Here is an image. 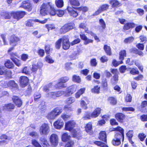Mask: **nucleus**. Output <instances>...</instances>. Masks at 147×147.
Here are the masks:
<instances>
[{
  "label": "nucleus",
  "mask_w": 147,
  "mask_h": 147,
  "mask_svg": "<svg viewBox=\"0 0 147 147\" xmlns=\"http://www.w3.org/2000/svg\"><path fill=\"white\" fill-rule=\"evenodd\" d=\"M133 132L132 130H130L127 133L126 135L128 139L132 138L133 136Z\"/></svg>",
  "instance_id": "0e129e2a"
},
{
  "label": "nucleus",
  "mask_w": 147,
  "mask_h": 147,
  "mask_svg": "<svg viewBox=\"0 0 147 147\" xmlns=\"http://www.w3.org/2000/svg\"><path fill=\"white\" fill-rule=\"evenodd\" d=\"M74 26V24L72 23L65 24L61 28L60 31L62 33H65L73 29Z\"/></svg>",
  "instance_id": "0eeeda50"
},
{
  "label": "nucleus",
  "mask_w": 147,
  "mask_h": 147,
  "mask_svg": "<svg viewBox=\"0 0 147 147\" xmlns=\"http://www.w3.org/2000/svg\"><path fill=\"white\" fill-rule=\"evenodd\" d=\"M112 143L113 145L115 146H117L121 144V142L119 140H117L114 138L112 141Z\"/></svg>",
  "instance_id": "a19ab883"
},
{
  "label": "nucleus",
  "mask_w": 147,
  "mask_h": 147,
  "mask_svg": "<svg viewBox=\"0 0 147 147\" xmlns=\"http://www.w3.org/2000/svg\"><path fill=\"white\" fill-rule=\"evenodd\" d=\"M14 107V105L13 104L9 103L5 105L3 107V109L4 111H10Z\"/></svg>",
  "instance_id": "412c9836"
},
{
  "label": "nucleus",
  "mask_w": 147,
  "mask_h": 147,
  "mask_svg": "<svg viewBox=\"0 0 147 147\" xmlns=\"http://www.w3.org/2000/svg\"><path fill=\"white\" fill-rule=\"evenodd\" d=\"M75 125V122L74 121H68L65 123V129L67 130L71 131L74 137L76 138L79 139L80 137L79 130H77L76 131L75 129H73Z\"/></svg>",
  "instance_id": "f257e3e1"
},
{
  "label": "nucleus",
  "mask_w": 147,
  "mask_h": 147,
  "mask_svg": "<svg viewBox=\"0 0 147 147\" xmlns=\"http://www.w3.org/2000/svg\"><path fill=\"white\" fill-rule=\"evenodd\" d=\"M5 66L8 68L12 69L14 67V65L10 60H7L5 63Z\"/></svg>",
  "instance_id": "c85d7f7f"
},
{
  "label": "nucleus",
  "mask_w": 147,
  "mask_h": 147,
  "mask_svg": "<svg viewBox=\"0 0 147 147\" xmlns=\"http://www.w3.org/2000/svg\"><path fill=\"white\" fill-rule=\"evenodd\" d=\"M63 122L58 120L55 121L54 123V126L57 129H61L63 125Z\"/></svg>",
  "instance_id": "6ab92c4d"
},
{
  "label": "nucleus",
  "mask_w": 147,
  "mask_h": 147,
  "mask_svg": "<svg viewBox=\"0 0 147 147\" xmlns=\"http://www.w3.org/2000/svg\"><path fill=\"white\" fill-rule=\"evenodd\" d=\"M50 10L49 11V13L51 16H54L56 14V11L54 8L52 7L51 5L50 7Z\"/></svg>",
  "instance_id": "58836bf2"
},
{
  "label": "nucleus",
  "mask_w": 147,
  "mask_h": 147,
  "mask_svg": "<svg viewBox=\"0 0 147 147\" xmlns=\"http://www.w3.org/2000/svg\"><path fill=\"white\" fill-rule=\"evenodd\" d=\"M95 144L100 147H108L105 143L100 141H96L94 142Z\"/></svg>",
  "instance_id": "4c0bfd02"
},
{
  "label": "nucleus",
  "mask_w": 147,
  "mask_h": 147,
  "mask_svg": "<svg viewBox=\"0 0 147 147\" xmlns=\"http://www.w3.org/2000/svg\"><path fill=\"white\" fill-rule=\"evenodd\" d=\"M126 55V51L125 50L121 51L119 53V59L123 61Z\"/></svg>",
  "instance_id": "72a5a7b5"
},
{
  "label": "nucleus",
  "mask_w": 147,
  "mask_h": 147,
  "mask_svg": "<svg viewBox=\"0 0 147 147\" xmlns=\"http://www.w3.org/2000/svg\"><path fill=\"white\" fill-rule=\"evenodd\" d=\"M51 5V4L50 3H47L46 4L43 3L40 7V12L41 15L45 16L48 14Z\"/></svg>",
  "instance_id": "7ed1b4c3"
},
{
  "label": "nucleus",
  "mask_w": 147,
  "mask_h": 147,
  "mask_svg": "<svg viewBox=\"0 0 147 147\" xmlns=\"http://www.w3.org/2000/svg\"><path fill=\"white\" fill-rule=\"evenodd\" d=\"M77 88V86L76 85L70 86L67 88L64 94L66 96H70L76 91Z\"/></svg>",
  "instance_id": "39448f33"
},
{
  "label": "nucleus",
  "mask_w": 147,
  "mask_h": 147,
  "mask_svg": "<svg viewBox=\"0 0 147 147\" xmlns=\"http://www.w3.org/2000/svg\"><path fill=\"white\" fill-rule=\"evenodd\" d=\"M62 112V109L59 107H56L49 113L47 117L49 119H53L59 115Z\"/></svg>",
  "instance_id": "f03ea898"
},
{
  "label": "nucleus",
  "mask_w": 147,
  "mask_h": 147,
  "mask_svg": "<svg viewBox=\"0 0 147 147\" xmlns=\"http://www.w3.org/2000/svg\"><path fill=\"white\" fill-rule=\"evenodd\" d=\"M71 136L66 133L63 134L61 136L62 140L63 142H66L69 140Z\"/></svg>",
  "instance_id": "cd10ccee"
},
{
  "label": "nucleus",
  "mask_w": 147,
  "mask_h": 147,
  "mask_svg": "<svg viewBox=\"0 0 147 147\" xmlns=\"http://www.w3.org/2000/svg\"><path fill=\"white\" fill-rule=\"evenodd\" d=\"M100 89V87L98 86H96L94 87V88L91 90L92 92L94 93H98L99 92V91Z\"/></svg>",
  "instance_id": "79ce46f5"
},
{
  "label": "nucleus",
  "mask_w": 147,
  "mask_h": 147,
  "mask_svg": "<svg viewBox=\"0 0 147 147\" xmlns=\"http://www.w3.org/2000/svg\"><path fill=\"white\" fill-rule=\"evenodd\" d=\"M85 89L82 88L78 90L77 92L75 93V96L76 98H79L81 95L83 94L85 92Z\"/></svg>",
  "instance_id": "a878e982"
},
{
  "label": "nucleus",
  "mask_w": 147,
  "mask_h": 147,
  "mask_svg": "<svg viewBox=\"0 0 147 147\" xmlns=\"http://www.w3.org/2000/svg\"><path fill=\"white\" fill-rule=\"evenodd\" d=\"M74 143L73 141L70 140L65 145V147H72Z\"/></svg>",
  "instance_id": "774afa93"
},
{
  "label": "nucleus",
  "mask_w": 147,
  "mask_h": 147,
  "mask_svg": "<svg viewBox=\"0 0 147 147\" xmlns=\"http://www.w3.org/2000/svg\"><path fill=\"white\" fill-rule=\"evenodd\" d=\"M47 19H45L44 20L40 21L38 19H35L34 20L32 19L28 20L26 23V25L27 26H32V22H38L41 24H44L46 23L47 22Z\"/></svg>",
  "instance_id": "ddd939ff"
},
{
  "label": "nucleus",
  "mask_w": 147,
  "mask_h": 147,
  "mask_svg": "<svg viewBox=\"0 0 147 147\" xmlns=\"http://www.w3.org/2000/svg\"><path fill=\"white\" fill-rule=\"evenodd\" d=\"M70 4L72 5L75 6H79L80 3L78 0H69Z\"/></svg>",
  "instance_id": "ea45409f"
},
{
  "label": "nucleus",
  "mask_w": 147,
  "mask_h": 147,
  "mask_svg": "<svg viewBox=\"0 0 147 147\" xmlns=\"http://www.w3.org/2000/svg\"><path fill=\"white\" fill-rule=\"evenodd\" d=\"M45 59L47 62L49 63H52L54 62V61L49 55L46 56L45 58Z\"/></svg>",
  "instance_id": "49530a36"
},
{
  "label": "nucleus",
  "mask_w": 147,
  "mask_h": 147,
  "mask_svg": "<svg viewBox=\"0 0 147 147\" xmlns=\"http://www.w3.org/2000/svg\"><path fill=\"white\" fill-rule=\"evenodd\" d=\"M72 80L74 82L77 83H80L81 82V79L79 76L74 75L72 77Z\"/></svg>",
  "instance_id": "c9c22d12"
},
{
  "label": "nucleus",
  "mask_w": 147,
  "mask_h": 147,
  "mask_svg": "<svg viewBox=\"0 0 147 147\" xmlns=\"http://www.w3.org/2000/svg\"><path fill=\"white\" fill-rule=\"evenodd\" d=\"M122 110L124 111H133L135 110L134 108L132 107H123L122 108Z\"/></svg>",
  "instance_id": "864d4df0"
},
{
  "label": "nucleus",
  "mask_w": 147,
  "mask_h": 147,
  "mask_svg": "<svg viewBox=\"0 0 147 147\" xmlns=\"http://www.w3.org/2000/svg\"><path fill=\"white\" fill-rule=\"evenodd\" d=\"M49 139L50 142L53 146L55 147L57 146L58 143V138L56 134H51Z\"/></svg>",
  "instance_id": "9b49d317"
},
{
  "label": "nucleus",
  "mask_w": 147,
  "mask_h": 147,
  "mask_svg": "<svg viewBox=\"0 0 147 147\" xmlns=\"http://www.w3.org/2000/svg\"><path fill=\"white\" fill-rule=\"evenodd\" d=\"M116 119L119 122L122 123L125 118V116L121 113H118L115 115Z\"/></svg>",
  "instance_id": "f3484780"
},
{
  "label": "nucleus",
  "mask_w": 147,
  "mask_h": 147,
  "mask_svg": "<svg viewBox=\"0 0 147 147\" xmlns=\"http://www.w3.org/2000/svg\"><path fill=\"white\" fill-rule=\"evenodd\" d=\"M10 73V71H6L5 69L3 67H0V75L7 74Z\"/></svg>",
  "instance_id": "a18cd8bd"
},
{
  "label": "nucleus",
  "mask_w": 147,
  "mask_h": 147,
  "mask_svg": "<svg viewBox=\"0 0 147 147\" xmlns=\"http://www.w3.org/2000/svg\"><path fill=\"white\" fill-rule=\"evenodd\" d=\"M101 109L99 108L96 109L91 114V117L92 118H95L98 117L100 113Z\"/></svg>",
  "instance_id": "a211bd4d"
},
{
  "label": "nucleus",
  "mask_w": 147,
  "mask_h": 147,
  "mask_svg": "<svg viewBox=\"0 0 147 147\" xmlns=\"http://www.w3.org/2000/svg\"><path fill=\"white\" fill-rule=\"evenodd\" d=\"M134 40V38L132 36H131L125 38L124 42L125 43H130L132 42Z\"/></svg>",
  "instance_id": "3c124183"
},
{
  "label": "nucleus",
  "mask_w": 147,
  "mask_h": 147,
  "mask_svg": "<svg viewBox=\"0 0 147 147\" xmlns=\"http://www.w3.org/2000/svg\"><path fill=\"white\" fill-rule=\"evenodd\" d=\"M11 60L17 66L19 67L21 65V61L18 59L16 58L12 57Z\"/></svg>",
  "instance_id": "473e14b6"
},
{
  "label": "nucleus",
  "mask_w": 147,
  "mask_h": 147,
  "mask_svg": "<svg viewBox=\"0 0 147 147\" xmlns=\"http://www.w3.org/2000/svg\"><path fill=\"white\" fill-rule=\"evenodd\" d=\"M109 7V5L107 4H104L100 6L99 9L101 12L106 11L108 9Z\"/></svg>",
  "instance_id": "e433bc0d"
},
{
  "label": "nucleus",
  "mask_w": 147,
  "mask_h": 147,
  "mask_svg": "<svg viewBox=\"0 0 147 147\" xmlns=\"http://www.w3.org/2000/svg\"><path fill=\"white\" fill-rule=\"evenodd\" d=\"M99 23L101 27H102L103 29H104L106 28V24L103 20L102 19L100 20Z\"/></svg>",
  "instance_id": "69168bd1"
},
{
  "label": "nucleus",
  "mask_w": 147,
  "mask_h": 147,
  "mask_svg": "<svg viewBox=\"0 0 147 147\" xmlns=\"http://www.w3.org/2000/svg\"><path fill=\"white\" fill-rule=\"evenodd\" d=\"M40 140L43 147H50V146L46 138L42 137L40 138Z\"/></svg>",
  "instance_id": "aec40b11"
},
{
  "label": "nucleus",
  "mask_w": 147,
  "mask_h": 147,
  "mask_svg": "<svg viewBox=\"0 0 147 147\" xmlns=\"http://www.w3.org/2000/svg\"><path fill=\"white\" fill-rule=\"evenodd\" d=\"M61 117L64 120L66 121L70 118V116L63 114L61 115Z\"/></svg>",
  "instance_id": "338daca9"
},
{
  "label": "nucleus",
  "mask_w": 147,
  "mask_h": 147,
  "mask_svg": "<svg viewBox=\"0 0 147 147\" xmlns=\"http://www.w3.org/2000/svg\"><path fill=\"white\" fill-rule=\"evenodd\" d=\"M50 131V127L47 124H42L40 128V132L41 135H44L48 134Z\"/></svg>",
  "instance_id": "20e7f679"
},
{
  "label": "nucleus",
  "mask_w": 147,
  "mask_h": 147,
  "mask_svg": "<svg viewBox=\"0 0 147 147\" xmlns=\"http://www.w3.org/2000/svg\"><path fill=\"white\" fill-rule=\"evenodd\" d=\"M13 101L18 107H20L22 104V102L18 96H13L12 98Z\"/></svg>",
  "instance_id": "4468645a"
},
{
  "label": "nucleus",
  "mask_w": 147,
  "mask_h": 147,
  "mask_svg": "<svg viewBox=\"0 0 147 147\" xmlns=\"http://www.w3.org/2000/svg\"><path fill=\"white\" fill-rule=\"evenodd\" d=\"M20 7L23 8L26 10L30 11L32 9V7L30 1L29 0L23 1L20 6Z\"/></svg>",
  "instance_id": "f8f14e48"
},
{
  "label": "nucleus",
  "mask_w": 147,
  "mask_h": 147,
  "mask_svg": "<svg viewBox=\"0 0 147 147\" xmlns=\"http://www.w3.org/2000/svg\"><path fill=\"white\" fill-rule=\"evenodd\" d=\"M109 102L112 105H115L117 103V100L113 97H110L108 99Z\"/></svg>",
  "instance_id": "37998d69"
},
{
  "label": "nucleus",
  "mask_w": 147,
  "mask_h": 147,
  "mask_svg": "<svg viewBox=\"0 0 147 147\" xmlns=\"http://www.w3.org/2000/svg\"><path fill=\"white\" fill-rule=\"evenodd\" d=\"M64 109L66 111H72L73 110L71 106L69 105H65L64 106Z\"/></svg>",
  "instance_id": "e2e57ef3"
},
{
  "label": "nucleus",
  "mask_w": 147,
  "mask_h": 147,
  "mask_svg": "<svg viewBox=\"0 0 147 147\" xmlns=\"http://www.w3.org/2000/svg\"><path fill=\"white\" fill-rule=\"evenodd\" d=\"M80 104L81 107L83 109H87V104H88L87 103H86L85 102H84L83 100H81Z\"/></svg>",
  "instance_id": "052dcab7"
},
{
  "label": "nucleus",
  "mask_w": 147,
  "mask_h": 147,
  "mask_svg": "<svg viewBox=\"0 0 147 147\" xmlns=\"http://www.w3.org/2000/svg\"><path fill=\"white\" fill-rule=\"evenodd\" d=\"M55 5L58 8L62 7L64 5V2L63 0H55Z\"/></svg>",
  "instance_id": "7c9ffc66"
},
{
  "label": "nucleus",
  "mask_w": 147,
  "mask_h": 147,
  "mask_svg": "<svg viewBox=\"0 0 147 147\" xmlns=\"http://www.w3.org/2000/svg\"><path fill=\"white\" fill-rule=\"evenodd\" d=\"M69 77H64L61 78L59 79V81H60L61 82H62V83H64L67 82L69 80Z\"/></svg>",
  "instance_id": "bf43d9fd"
},
{
  "label": "nucleus",
  "mask_w": 147,
  "mask_h": 147,
  "mask_svg": "<svg viewBox=\"0 0 147 147\" xmlns=\"http://www.w3.org/2000/svg\"><path fill=\"white\" fill-rule=\"evenodd\" d=\"M130 73L132 75H135L139 74V71L137 69L133 68L130 70Z\"/></svg>",
  "instance_id": "680f3d73"
},
{
  "label": "nucleus",
  "mask_w": 147,
  "mask_h": 147,
  "mask_svg": "<svg viewBox=\"0 0 147 147\" xmlns=\"http://www.w3.org/2000/svg\"><path fill=\"white\" fill-rule=\"evenodd\" d=\"M67 10L70 15L73 16V17H76L78 15V13L77 12L74 10L73 9L70 7H68L67 8Z\"/></svg>",
  "instance_id": "4be33fe9"
},
{
  "label": "nucleus",
  "mask_w": 147,
  "mask_h": 147,
  "mask_svg": "<svg viewBox=\"0 0 147 147\" xmlns=\"http://www.w3.org/2000/svg\"><path fill=\"white\" fill-rule=\"evenodd\" d=\"M91 114L88 112H86L83 117L84 120L90 119L91 118Z\"/></svg>",
  "instance_id": "8fccbe9b"
},
{
  "label": "nucleus",
  "mask_w": 147,
  "mask_h": 147,
  "mask_svg": "<svg viewBox=\"0 0 147 147\" xmlns=\"http://www.w3.org/2000/svg\"><path fill=\"white\" fill-rule=\"evenodd\" d=\"M26 14V13L25 11H19L16 12H14L12 15H13V18L17 20H18L23 18Z\"/></svg>",
  "instance_id": "9d476101"
},
{
  "label": "nucleus",
  "mask_w": 147,
  "mask_h": 147,
  "mask_svg": "<svg viewBox=\"0 0 147 147\" xmlns=\"http://www.w3.org/2000/svg\"><path fill=\"white\" fill-rule=\"evenodd\" d=\"M56 87L59 88H65L66 86H65V84L59 81L58 83L56 84Z\"/></svg>",
  "instance_id": "09e8293b"
},
{
  "label": "nucleus",
  "mask_w": 147,
  "mask_h": 147,
  "mask_svg": "<svg viewBox=\"0 0 147 147\" xmlns=\"http://www.w3.org/2000/svg\"><path fill=\"white\" fill-rule=\"evenodd\" d=\"M123 63L122 61L121 60L120 61H117L115 60H113L112 61V64L114 66L116 67L118 66L119 64Z\"/></svg>",
  "instance_id": "4d7b16f0"
},
{
  "label": "nucleus",
  "mask_w": 147,
  "mask_h": 147,
  "mask_svg": "<svg viewBox=\"0 0 147 147\" xmlns=\"http://www.w3.org/2000/svg\"><path fill=\"white\" fill-rule=\"evenodd\" d=\"M64 93V91H59L53 92H50L47 95L48 97L54 99H55L57 97H59Z\"/></svg>",
  "instance_id": "423d86ee"
},
{
  "label": "nucleus",
  "mask_w": 147,
  "mask_h": 147,
  "mask_svg": "<svg viewBox=\"0 0 147 147\" xmlns=\"http://www.w3.org/2000/svg\"><path fill=\"white\" fill-rule=\"evenodd\" d=\"M114 138L117 140H120L121 142V140H122L123 142L124 139V133L122 132V134H121L117 132L115 135Z\"/></svg>",
  "instance_id": "b1692460"
},
{
  "label": "nucleus",
  "mask_w": 147,
  "mask_h": 147,
  "mask_svg": "<svg viewBox=\"0 0 147 147\" xmlns=\"http://www.w3.org/2000/svg\"><path fill=\"white\" fill-rule=\"evenodd\" d=\"M104 49L107 55H110L111 54V49L109 46L107 45H105L104 47Z\"/></svg>",
  "instance_id": "f704fd0d"
},
{
  "label": "nucleus",
  "mask_w": 147,
  "mask_h": 147,
  "mask_svg": "<svg viewBox=\"0 0 147 147\" xmlns=\"http://www.w3.org/2000/svg\"><path fill=\"white\" fill-rule=\"evenodd\" d=\"M75 100V99L74 97H71L68 99L66 102L68 104H71L74 102Z\"/></svg>",
  "instance_id": "5fc2aeb1"
},
{
  "label": "nucleus",
  "mask_w": 147,
  "mask_h": 147,
  "mask_svg": "<svg viewBox=\"0 0 147 147\" xmlns=\"http://www.w3.org/2000/svg\"><path fill=\"white\" fill-rule=\"evenodd\" d=\"M135 24L133 23H128L125 24L124 25L123 30H126L135 27Z\"/></svg>",
  "instance_id": "393cba45"
},
{
  "label": "nucleus",
  "mask_w": 147,
  "mask_h": 147,
  "mask_svg": "<svg viewBox=\"0 0 147 147\" xmlns=\"http://www.w3.org/2000/svg\"><path fill=\"white\" fill-rule=\"evenodd\" d=\"M62 38L59 39L56 43V47L57 49H59L61 45V43L62 41Z\"/></svg>",
  "instance_id": "6e6d98bb"
},
{
  "label": "nucleus",
  "mask_w": 147,
  "mask_h": 147,
  "mask_svg": "<svg viewBox=\"0 0 147 147\" xmlns=\"http://www.w3.org/2000/svg\"><path fill=\"white\" fill-rule=\"evenodd\" d=\"M29 135L31 137L35 138H37L38 137V133L35 131H32L30 132Z\"/></svg>",
  "instance_id": "c03bdc74"
},
{
  "label": "nucleus",
  "mask_w": 147,
  "mask_h": 147,
  "mask_svg": "<svg viewBox=\"0 0 147 147\" xmlns=\"http://www.w3.org/2000/svg\"><path fill=\"white\" fill-rule=\"evenodd\" d=\"M13 12V11L9 13L7 11H5L1 13V15L6 19H9L11 18V16L13 17V15H12V14Z\"/></svg>",
  "instance_id": "5701e85b"
},
{
  "label": "nucleus",
  "mask_w": 147,
  "mask_h": 147,
  "mask_svg": "<svg viewBox=\"0 0 147 147\" xmlns=\"http://www.w3.org/2000/svg\"><path fill=\"white\" fill-rule=\"evenodd\" d=\"M106 134L105 131H103L99 134V139L105 142H106Z\"/></svg>",
  "instance_id": "bb28decb"
},
{
  "label": "nucleus",
  "mask_w": 147,
  "mask_h": 147,
  "mask_svg": "<svg viewBox=\"0 0 147 147\" xmlns=\"http://www.w3.org/2000/svg\"><path fill=\"white\" fill-rule=\"evenodd\" d=\"M8 88L12 89L13 88H16L17 86V84L14 81L11 80L8 82Z\"/></svg>",
  "instance_id": "c756f323"
},
{
  "label": "nucleus",
  "mask_w": 147,
  "mask_h": 147,
  "mask_svg": "<svg viewBox=\"0 0 147 147\" xmlns=\"http://www.w3.org/2000/svg\"><path fill=\"white\" fill-rule=\"evenodd\" d=\"M28 79L26 77L23 76L20 77V84L22 87H25L28 83Z\"/></svg>",
  "instance_id": "2eb2a0df"
},
{
  "label": "nucleus",
  "mask_w": 147,
  "mask_h": 147,
  "mask_svg": "<svg viewBox=\"0 0 147 147\" xmlns=\"http://www.w3.org/2000/svg\"><path fill=\"white\" fill-rule=\"evenodd\" d=\"M32 143L35 147H42L40 144L35 140H32Z\"/></svg>",
  "instance_id": "de8ad7c7"
},
{
  "label": "nucleus",
  "mask_w": 147,
  "mask_h": 147,
  "mask_svg": "<svg viewBox=\"0 0 147 147\" xmlns=\"http://www.w3.org/2000/svg\"><path fill=\"white\" fill-rule=\"evenodd\" d=\"M62 47L63 49L64 50H67L69 49L70 46L69 39L67 36H65L62 38Z\"/></svg>",
  "instance_id": "1a4fd4ad"
},
{
  "label": "nucleus",
  "mask_w": 147,
  "mask_h": 147,
  "mask_svg": "<svg viewBox=\"0 0 147 147\" xmlns=\"http://www.w3.org/2000/svg\"><path fill=\"white\" fill-rule=\"evenodd\" d=\"M56 13L59 17H61L64 14V11L62 10H56Z\"/></svg>",
  "instance_id": "13d9d810"
},
{
  "label": "nucleus",
  "mask_w": 147,
  "mask_h": 147,
  "mask_svg": "<svg viewBox=\"0 0 147 147\" xmlns=\"http://www.w3.org/2000/svg\"><path fill=\"white\" fill-rule=\"evenodd\" d=\"M92 129V124L91 123L89 122L86 126L85 130L87 132H89V134H91Z\"/></svg>",
  "instance_id": "2f4dec72"
},
{
  "label": "nucleus",
  "mask_w": 147,
  "mask_h": 147,
  "mask_svg": "<svg viewBox=\"0 0 147 147\" xmlns=\"http://www.w3.org/2000/svg\"><path fill=\"white\" fill-rule=\"evenodd\" d=\"M22 72L26 75L29 74L30 72L29 67L26 66L23 69Z\"/></svg>",
  "instance_id": "603ef678"
},
{
  "label": "nucleus",
  "mask_w": 147,
  "mask_h": 147,
  "mask_svg": "<svg viewBox=\"0 0 147 147\" xmlns=\"http://www.w3.org/2000/svg\"><path fill=\"white\" fill-rule=\"evenodd\" d=\"M20 40V38L14 35H12L9 38V44L10 45L15 47L17 45L18 42Z\"/></svg>",
  "instance_id": "6e6552de"
},
{
  "label": "nucleus",
  "mask_w": 147,
  "mask_h": 147,
  "mask_svg": "<svg viewBox=\"0 0 147 147\" xmlns=\"http://www.w3.org/2000/svg\"><path fill=\"white\" fill-rule=\"evenodd\" d=\"M109 3L113 8H117L121 5L120 3L117 0H109Z\"/></svg>",
  "instance_id": "dca6fc26"
}]
</instances>
